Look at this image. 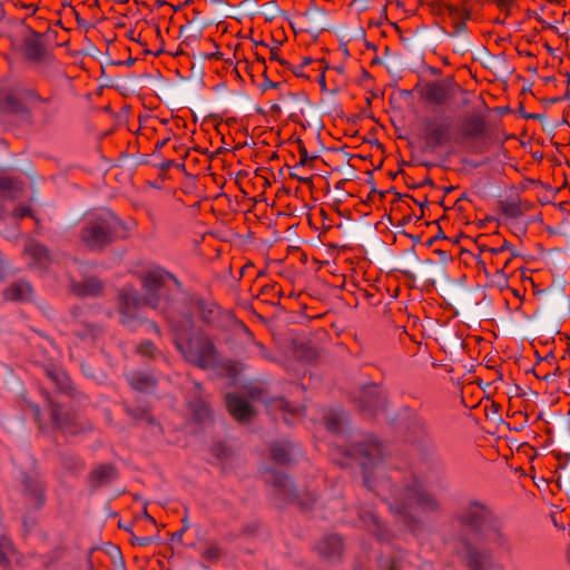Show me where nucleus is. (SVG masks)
I'll return each mask as SVG.
<instances>
[{
  "mask_svg": "<svg viewBox=\"0 0 570 570\" xmlns=\"http://www.w3.org/2000/svg\"><path fill=\"white\" fill-rule=\"evenodd\" d=\"M227 367H228L230 371H233V372H235V371H236V364L230 363V364H228V365H227Z\"/></svg>",
  "mask_w": 570,
  "mask_h": 570,
  "instance_id": "53",
  "label": "nucleus"
},
{
  "mask_svg": "<svg viewBox=\"0 0 570 570\" xmlns=\"http://www.w3.org/2000/svg\"><path fill=\"white\" fill-rule=\"evenodd\" d=\"M31 215V209L28 206H19L13 210V216L18 219Z\"/></svg>",
  "mask_w": 570,
  "mask_h": 570,
  "instance_id": "36",
  "label": "nucleus"
},
{
  "mask_svg": "<svg viewBox=\"0 0 570 570\" xmlns=\"http://www.w3.org/2000/svg\"><path fill=\"white\" fill-rule=\"evenodd\" d=\"M32 410H33V413H35L36 419L38 420L39 412H40L39 407H38L37 405H33V406H32Z\"/></svg>",
  "mask_w": 570,
  "mask_h": 570,
  "instance_id": "50",
  "label": "nucleus"
},
{
  "mask_svg": "<svg viewBox=\"0 0 570 570\" xmlns=\"http://www.w3.org/2000/svg\"><path fill=\"white\" fill-rule=\"evenodd\" d=\"M23 488L24 492L31 497L32 501L36 504H39L41 502L42 487L37 480H33L30 476H26L23 479Z\"/></svg>",
  "mask_w": 570,
  "mask_h": 570,
  "instance_id": "28",
  "label": "nucleus"
},
{
  "mask_svg": "<svg viewBox=\"0 0 570 570\" xmlns=\"http://www.w3.org/2000/svg\"><path fill=\"white\" fill-rule=\"evenodd\" d=\"M184 532H185V531H183L181 529H180L179 531L175 532V533L173 534V540L180 542V541H181V538H183V533H184Z\"/></svg>",
  "mask_w": 570,
  "mask_h": 570,
  "instance_id": "45",
  "label": "nucleus"
},
{
  "mask_svg": "<svg viewBox=\"0 0 570 570\" xmlns=\"http://www.w3.org/2000/svg\"><path fill=\"white\" fill-rule=\"evenodd\" d=\"M504 213L511 217H518L521 215V210L517 205H510L505 208Z\"/></svg>",
  "mask_w": 570,
  "mask_h": 570,
  "instance_id": "37",
  "label": "nucleus"
},
{
  "mask_svg": "<svg viewBox=\"0 0 570 570\" xmlns=\"http://www.w3.org/2000/svg\"><path fill=\"white\" fill-rule=\"evenodd\" d=\"M478 535L499 551L511 553L513 550L512 540L507 533L503 522L497 515L482 528Z\"/></svg>",
  "mask_w": 570,
  "mask_h": 570,
  "instance_id": "9",
  "label": "nucleus"
},
{
  "mask_svg": "<svg viewBox=\"0 0 570 570\" xmlns=\"http://www.w3.org/2000/svg\"><path fill=\"white\" fill-rule=\"evenodd\" d=\"M505 249H510V245L505 242L500 248H491L489 249V252L493 255V256H502L503 252Z\"/></svg>",
  "mask_w": 570,
  "mask_h": 570,
  "instance_id": "38",
  "label": "nucleus"
},
{
  "mask_svg": "<svg viewBox=\"0 0 570 570\" xmlns=\"http://www.w3.org/2000/svg\"><path fill=\"white\" fill-rule=\"evenodd\" d=\"M24 53L32 61H40L45 55V46L39 33H31L24 40Z\"/></svg>",
  "mask_w": 570,
  "mask_h": 570,
  "instance_id": "18",
  "label": "nucleus"
},
{
  "mask_svg": "<svg viewBox=\"0 0 570 570\" xmlns=\"http://www.w3.org/2000/svg\"><path fill=\"white\" fill-rule=\"evenodd\" d=\"M271 59L279 61L281 63H284V61L281 60L279 57L276 55V52H274L273 50L271 51Z\"/></svg>",
  "mask_w": 570,
  "mask_h": 570,
  "instance_id": "47",
  "label": "nucleus"
},
{
  "mask_svg": "<svg viewBox=\"0 0 570 570\" xmlns=\"http://www.w3.org/2000/svg\"><path fill=\"white\" fill-rule=\"evenodd\" d=\"M188 527H189V524H188L187 519H186V518H185V519H183V528H181V530H183V531H186V530L188 529Z\"/></svg>",
  "mask_w": 570,
  "mask_h": 570,
  "instance_id": "49",
  "label": "nucleus"
},
{
  "mask_svg": "<svg viewBox=\"0 0 570 570\" xmlns=\"http://www.w3.org/2000/svg\"><path fill=\"white\" fill-rule=\"evenodd\" d=\"M345 420H346V417H345L344 413L330 412L325 416L324 422H325V426L327 428L328 431L338 432L341 425L345 422Z\"/></svg>",
  "mask_w": 570,
  "mask_h": 570,
  "instance_id": "29",
  "label": "nucleus"
},
{
  "mask_svg": "<svg viewBox=\"0 0 570 570\" xmlns=\"http://www.w3.org/2000/svg\"><path fill=\"white\" fill-rule=\"evenodd\" d=\"M252 399H259L261 392H256V390H250L249 392Z\"/></svg>",
  "mask_w": 570,
  "mask_h": 570,
  "instance_id": "48",
  "label": "nucleus"
},
{
  "mask_svg": "<svg viewBox=\"0 0 570 570\" xmlns=\"http://www.w3.org/2000/svg\"><path fill=\"white\" fill-rule=\"evenodd\" d=\"M101 283L97 278H87L81 284L73 287L75 292L81 296H95L101 291Z\"/></svg>",
  "mask_w": 570,
  "mask_h": 570,
  "instance_id": "25",
  "label": "nucleus"
},
{
  "mask_svg": "<svg viewBox=\"0 0 570 570\" xmlns=\"http://www.w3.org/2000/svg\"><path fill=\"white\" fill-rule=\"evenodd\" d=\"M127 412H128L132 417H135V419H142V417H145V416H147V415H148V414H147V412H146V411H144V410H141V411H139V412H135V411H132V410L128 409V410H127Z\"/></svg>",
  "mask_w": 570,
  "mask_h": 570,
  "instance_id": "41",
  "label": "nucleus"
},
{
  "mask_svg": "<svg viewBox=\"0 0 570 570\" xmlns=\"http://www.w3.org/2000/svg\"><path fill=\"white\" fill-rule=\"evenodd\" d=\"M318 551L325 558L340 557L343 550V542L338 535H330L318 543Z\"/></svg>",
  "mask_w": 570,
  "mask_h": 570,
  "instance_id": "19",
  "label": "nucleus"
},
{
  "mask_svg": "<svg viewBox=\"0 0 570 570\" xmlns=\"http://www.w3.org/2000/svg\"><path fill=\"white\" fill-rule=\"evenodd\" d=\"M24 253L29 255V257L35 262V264L41 267H47L52 262L49 249L45 245L33 239L27 240L24 245Z\"/></svg>",
  "mask_w": 570,
  "mask_h": 570,
  "instance_id": "14",
  "label": "nucleus"
},
{
  "mask_svg": "<svg viewBox=\"0 0 570 570\" xmlns=\"http://www.w3.org/2000/svg\"><path fill=\"white\" fill-rule=\"evenodd\" d=\"M464 560L470 570H505L490 551L476 548L469 549Z\"/></svg>",
  "mask_w": 570,
  "mask_h": 570,
  "instance_id": "10",
  "label": "nucleus"
},
{
  "mask_svg": "<svg viewBox=\"0 0 570 570\" xmlns=\"http://www.w3.org/2000/svg\"><path fill=\"white\" fill-rule=\"evenodd\" d=\"M195 401L189 402V407L197 421L204 422L210 417L212 411L208 403L204 400L202 385L194 382Z\"/></svg>",
  "mask_w": 570,
  "mask_h": 570,
  "instance_id": "15",
  "label": "nucleus"
},
{
  "mask_svg": "<svg viewBox=\"0 0 570 570\" xmlns=\"http://www.w3.org/2000/svg\"><path fill=\"white\" fill-rule=\"evenodd\" d=\"M144 322H146V320H144L141 323H144ZM147 323H148L149 327H150V328H151L156 334H158V335H160V334H161V332H160V330H159L158 325H157L155 322L147 321Z\"/></svg>",
  "mask_w": 570,
  "mask_h": 570,
  "instance_id": "43",
  "label": "nucleus"
},
{
  "mask_svg": "<svg viewBox=\"0 0 570 570\" xmlns=\"http://www.w3.org/2000/svg\"><path fill=\"white\" fill-rule=\"evenodd\" d=\"M79 335H80L82 338H86V336H87L86 334H81V333H79Z\"/></svg>",
  "mask_w": 570,
  "mask_h": 570,
  "instance_id": "56",
  "label": "nucleus"
},
{
  "mask_svg": "<svg viewBox=\"0 0 570 570\" xmlns=\"http://www.w3.org/2000/svg\"><path fill=\"white\" fill-rule=\"evenodd\" d=\"M449 14L451 17L454 33L460 35L465 31V21L469 19V12L454 8L452 6L448 7Z\"/></svg>",
  "mask_w": 570,
  "mask_h": 570,
  "instance_id": "24",
  "label": "nucleus"
},
{
  "mask_svg": "<svg viewBox=\"0 0 570 570\" xmlns=\"http://www.w3.org/2000/svg\"><path fill=\"white\" fill-rule=\"evenodd\" d=\"M137 541L140 546H147L151 542V538H148V537L139 538V539H137Z\"/></svg>",
  "mask_w": 570,
  "mask_h": 570,
  "instance_id": "46",
  "label": "nucleus"
},
{
  "mask_svg": "<svg viewBox=\"0 0 570 570\" xmlns=\"http://www.w3.org/2000/svg\"><path fill=\"white\" fill-rule=\"evenodd\" d=\"M299 155H301L299 165L304 166L308 160V154H307V150L305 147L301 148Z\"/></svg>",
  "mask_w": 570,
  "mask_h": 570,
  "instance_id": "40",
  "label": "nucleus"
},
{
  "mask_svg": "<svg viewBox=\"0 0 570 570\" xmlns=\"http://www.w3.org/2000/svg\"><path fill=\"white\" fill-rule=\"evenodd\" d=\"M136 351L138 354L149 357V358H156L160 354V352L157 350V347L150 341L141 342L137 346Z\"/></svg>",
  "mask_w": 570,
  "mask_h": 570,
  "instance_id": "32",
  "label": "nucleus"
},
{
  "mask_svg": "<svg viewBox=\"0 0 570 570\" xmlns=\"http://www.w3.org/2000/svg\"><path fill=\"white\" fill-rule=\"evenodd\" d=\"M3 109L17 115H21L26 118L30 117V111L24 104L16 95H7L3 100Z\"/></svg>",
  "mask_w": 570,
  "mask_h": 570,
  "instance_id": "23",
  "label": "nucleus"
},
{
  "mask_svg": "<svg viewBox=\"0 0 570 570\" xmlns=\"http://www.w3.org/2000/svg\"><path fill=\"white\" fill-rule=\"evenodd\" d=\"M90 478L95 485L99 487L112 481L116 478V472L112 465H100L91 472Z\"/></svg>",
  "mask_w": 570,
  "mask_h": 570,
  "instance_id": "21",
  "label": "nucleus"
},
{
  "mask_svg": "<svg viewBox=\"0 0 570 570\" xmlns=\"http://www.w3.org/2000/svg\"><path fill=\"white\" fill-rule=\"evenodd\" d=\"M50 379L57 384L58 389L62 392H67L69 387V379L66 376L65 373H48Z\"/></svg>",
  "mask_w": 570,
  "mask_h": 570,
  "instance_id": "33",
  "label": "nucleus"
},
{
  "mask_svg": "<svg viewBox=\"0 0 570 570\" xmlns=\"http://www.w3.org/2000/svg\"><path fill=\"white\" fill-rule=\"evenodd\" d=\"M256 347L258 348V353L264 358H269L267 350L262 344H256Z\"/></svg>",
  "mask_w": 570,
  "mask_h": 570,
  "instance_id": "42",
  "label": "nucleus"
},
{
  "mask_svg": "<svg viewBox=\"0 0 570 570\" xmlns=\"http://www.w3.org/2000/svg\"><path fill=\"white\" fill-rule=\"evenodd\" d=\"M51 415L55 424L59 428L68 426L73 419V415L59 404H52Z\"/></svg>",
  "mask_w": 570,
  "mask_h": 570,
  "instance_id": "27",
  "label": "nucleus"
},
{
  "mask_svg": "<svg viewBox=\"0 0 570 570\" xmlns=\"http://www.w3.org/2000/svg\"><path fill=\"white\" fill-rule=\"evenodd\" d=\"M390 570H396L395 564H393Z\"/></svg>",
  "mask_w": 570,
  "mask_h": 570,
  "instance_id": "57",
  "label": "nucleus"
},
{
  "mask_svg": "<svg viewBox=\"0 0 570 570\" xmlns=\"http://www.w3.org/2000/svg\"><path fill=\"white\" fill-rule=\"evenodd\" d=\"M494 258H495L497 267L502 266L503 261L501 259V256H499V257L494 256Z\"/></svg>",
  "mask_w": 570,
  "mask_h": 570,
  "instance_id": "51",
  "label": "nucleus"
},
{
  "mask_svg": "<svg viewBox=\"0 0 570 570\" xmlns=\"http://www.w3.org/2000/svg\"><path fill=\"white\" fill-rule=\"evenodd\" d=\"M22 184L11 178L0 179V197L16 199L22 193Z\"/></svg>",
  "mask_w": 570,
  "mask_h": 570,
  "instance_id": "20",
  "label": "nucleus"
},
{
  "mask_svg": "<svg viewBox=\"0 0 570 570\" xmlns=\"http://www.w3.org/2000/svg\"><path fill=\"white\" fill-rule=\"evenodd\" d=\"M357 403L362 412L374 415L383 409L385 397L379 386L368 385L361 390L360 395L357 396Z\"/></svg>",
  "mask_w": 570,
  "mask_h": 570,
  "instance_id": "11",
  "label": "nucleus"
},
{
  "mask_svg": "<svg viewBox=\"0 0 570 570\" xmlns=\"http://www.w3.org/2000/svg\"><path fill=\"white\" fill-rule=\"evenodd\" d=\"M127 229L124 223L112 214H101L87 218L80 238L83 245L91 250H102L118 237H126Z\"/></svg>",
  "mask_w": 570,
  "mask_h": 570,
  "instance_id": "3",
  "label": "nucleus"
},
{
  "mask_svg": "<svg viewBox=\"0 0 570 570\" xmlns=\"http://www.w3.org/2000/svg\"><path fill=\"white\" fill-rule=\"evenodd\" d=\"M346 454L362 466L364 482L371 488L370 473L379 468L383 460V445L371 435H360L353 440Z\"/></svg>",
  "mask_w": 570,
  "mask_h": 570,
  "instance_id": "4",
  "label": "nucleus"
},
{
  "mask_svg": "<svg viewBox=\"0 0 570 570\" xmlns=\"http://www.w3.org/2000/svg\"><path fill=\"white\" fill-rule=\"evenodd\" d=\"M204 558L206 559H217L218 557V549L213 547V548H209L207 549L205 552H204Z\"/></svg>",
  "mask_w": 570,
  "mask_h": 570,
  "instance_id": "39",
  "label": "nucleus"
},
{
  "mask_svg": "<svg viewBox=\"0 0 570 570\" xmlns=\"http://www.w3.org/2000/svg\"><path fill=\"white\" fill-rule=\"evenodd\" d=\"M271 455L277 463H286L291 460L289 451L286 444L275 443L271 449Z\"/></svg>",
  "mask_w": 570,
  "mask_h": 570,
  "instance_id": "30",
  "label": "nucleus"
},
{
  "mask_svg": "<svg viewBox=\"0 0 570 570\" xmlns=\"http://www.w3.org/2000/svg\"><path fill=\"white\" fill-rule=\"evenodd\" d=\"M484 129L485 122L481 117H472L465 126V132L469 136H478L482 134Z\"/></svg>",
  "mask_w": 570,
  "mask_h": 570,
  "instance_id": "31",
  "label": "nucleus"
},
{
  "mask_svg": "<svg viewBox=\"0 0 570 570\" xmlns=\"http://www.w3.org/2000/svg\"><path fill=\"white\" fill-rule=\"evenodd\" d=\"M459 92L462 89L451 77L429 81L420 88V95L426 102L439 106L449 104Z\"/></svg>",
  "mask_w": 570,
  "mask_h": 570,
  "instance_id": "8",
  "label": "nucleus"
},
{
  "mask_svg": "<svg viewBox=\"0 0 570 570\" xmlns=\"http://www.w3.org/2000/svg\"><path fill=\"white\" fill-rule=\"evenodd\" d=\"M3 295L9 301H30L33 295L31 285L26 281H17L9 285Z\"/></svg>",
  "mask_w": 570,
  "mask_h": 570,
  "instance_id": "17",
  "label": "nucleus"
},
{
  "mask_svg": "<svg viewBox=\"0 0 570 570\" xmlns=\"http://www.w3.org/2000/svg\"><path fill=\"white\" fill-rule=\"evenodd\" d=\"M12 551L11 542L7 539L0 540V560L6 561Z\"/></svg>",
  "mask_w": 570,
  "mask_h": 570,
  "instance_id": "35",
  "label": "nucleus"
},
{
  "mask_svg": "<svg viewBox=\"0 0 570 570\" xmlns=\"http://www.w3.org/2000/svg\"><path fill=\"white\" fill-rule=\"evenodd\" d=\"M423 126L426 131V144L433 150L443 145L449 137L450 125L436 118H425Z\"/></svg>",
  "mask_w": 570,
  "mask_h": 570,
  "instance_id": "12",
  "label": "nucleus"
},
{
  "mask_svg": "<svg viewBox=\"0 0 570 570\" xmlns=\"http://www.w3.org/2000/svg\"><path fill=\"white\" fill-rule=\"evenodd\" d=\"M291 177L296 178V179L302 180V181H306L307 180V179L298 177V175H295V174H291Z\"/></svg>",
  "mask_w": 570,
  "mask_h": 570,
  "instance_id": "54",
  "label": "nucleus"
},
{
  "mask_svg": "<svg viewBox=\"0 0 570 570\" xmlns=\"http://www.w3.org/2000/svg\"><path fill=\"white\" fill-rule=\"evenodd\" d=\"M144 303L165 315L170 326L178 322L173 308L174 296L180 289V283L170 273L154 268L142 276Z\"/></svg>",
  "mask_w": 570,
  "mask_h": 570,
  "instance_id": "1",
  "label": "nucleus"
},
{
  "mask_svg": "<svg viewBox=\"0 0 570 570\" xmlns=\"http://www.w3.org/2000/svg\"><path fill=\"white\" fill-rule=\"evenodd\" d=\"M130 38H131V39H135L134 31H131V32H130Z\"/></svg>",
  "mask_w": 570,
  "mask_h": 570,
  "instance_id": "55",
  "label": "nucleus"
},
{
  "mask_svg": "<svg viewBox=\"0 0 570 570\" xmlns=\"http://www.w3.org/2000/svg\"><path fill=\"white\" fill-rule=\"evenodd\" d=\"M118 313L120 322L129 327H135L144 321L140 317V309L146 304L144 303V295L140 296L138 291L131 286L124 287L117 298Z\"/></svg>",
  "mask_w": 570,
  "mask_h": 570,
  "instance_id": "7",
  "label": "nucleus"
},
{
  "mask_svg": "<svg viewBox=\"0 0 570 570\" xmlns=\"http://www.w3.org/2000/svg\"><path fill=\"white\" fill-rule=\"evenodd\" d=\"M271 407L272 409L281 410V411H283L285 413L286 412H291V413H293L295 415L298 414V412H299V410H297V409H295V410L289 409L288 403L285 400H283V399L273 400L272 403H271Z\"/></svg>",
  "mask_w": 570,
  "mask_h": 570,
  "instance_id": "34",
  "label": "nucleus"
},
{
  "mask_svg": "<svg viewBox=\"0 0 570 570\" xmlns=\"http://www.w3.org/2000/svg\"><path fill=\"white\" fill-rule=\"evenodd\" d=\"M130 385L138 391H147L155 387L156 381L150 375L141 372H132L128 375Z\"/></svg>",
  "mask_w": 570,
  "mask_h": 570,
  "instance_id": "22",
  "label": "nucleus"
},
{
  "mask_svg": "<svg viewBox=\"0 0 570 570\" xmlns=\"http://www.w3.org/2000/svg\"><path fill=\"white\" fill-rule=\"evenodd\" d=\"M360 519L372 533L380 539H386V535L382 533V525L377 517L372 511L360 512Z\"/></svg>",
  "mask_w": 570,
  "mask_h": 570,
  "instance_id": "26",
  "label": "nucleus"
},
{
  "mask_svg": "<svg viewBox=\"0 0 570 570\" xmlns=\"http://www.w3.org/2000/svg\"><path fill=\"white\" fill-rule=\"evenodd\" d=\"M266 482L271 483L275 487L279 493L284 495V499L287 501H293L296 499V493L293 490V487L289 480L281 472L268 471L266 473Z\"/></svg>",
  "mask_w": 570,
  "mask_h": 570,
  "instance_id": "16",
  "label": "nucleus"
},
{
  "mask_svg": "<svg viewBox=\"0 0 570 570\" xmlns=\"http://www.w3.org/2000/svg\"><path fill=\"white\" fill-rule=\"evenodd\" d=\"M193 327V321L190 316L185 315L181 322H177L171 325L175 332V344L183 354L184 358L199 367L209 368L218 364V353L213 342L204 335H196L187 337L188 331Z\"/></svg>",
  "mask_w": 570,
  "mask_h": 570,
  "instance_id": "2",
  "label": "nucleus"
},
{
  "mask_svg": "<svg viewBox=\"0 0 570 570\" xmlns=\"http://www.w3.org/2000/svg\"><path fill=\"white\" fill-rule=\"evenodd\" d=\"M225 400L228 412L235 420L244 422L253 416L254 411L245 399L235 394H227Z\"/></svg>",
  "mask_w": 570,
  "mask_h": 570,
  "instance_id": "13",
  "label": "nucleus"
},
{
  "mask_svg": "<svg viewBox=\"0 0 570 570\" xmlns=\"http://www.w3.org/2000/svg\"><path fill=\"white\" fill-rule=\"evenodd\" d=\"M510 261H511V258H507V259H504V261H503V263H502V266H498V267L495 268V272H497V273H503V272H504V269L507 268V266L509 265Z\"/></svg>",
  "mask_w": 570,
  "mask_h": 570,
  "instance_id": "44",
  "label": "nucleus"
},
{
  "mask_svg": "<svg viewBox=\"0 0 570 570\" xmlns=\"http://www.w3.org/2000/svg\"><path fill=\"white\" fill-rule=\"evenodd\" d=\"M494 517L495 513L487 503L472 500L453 515V521L462 528H468L479 534L482 528Z\"/></svg>",
  "mask_w": 570,
  "mask_h": 570,
  "instance_id": "6",
  "label": "nucleus"
},
{
  "mask_svg": "<svg viewBox=\"0 0 570 570\" xmlns=\"http://www.w3.org/2000/svg\"><path fill=\"white\" fill-rule=\"evenodd\" d=\"M402 507L397 510L409 518L417 519L419 514L436 512L441 508L440 500L422 485H414L402 493Z\"/></svg>",
  "mask_w": 570,
  "mask_h": 570,
  "instance_id": "5",
  "label": "nucleus"
},
{
  "mask_svg": "<svg viewBox=\"0 0 570 570\" xmlns=\"http://www.w3.org/2000/svg\"><path fill=\"white\" fill-rule=\"evenodd\" d=\"M89 331H90V335H91L92 337H95V336H96V333L98 332V331H97V328H95V327H90V330H89Z\"/></svg>",
  "mask_w": 570,
  "mask_h": 570,
  "instance_id": "52",
  "label": "nucleus"
}]
</instances>
